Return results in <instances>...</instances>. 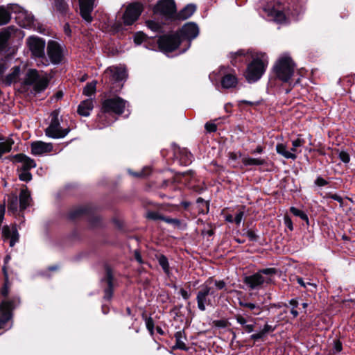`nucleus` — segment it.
<instances>
[{
  "instance_id": "nucleus-20",
  "label": "nucleus",
  "mask_w": 355,
  "mask_h": 355,
  "mask_svg": "<svg viewBox=\"0 0 355 355\" xmlns=\"http://www.w3.org/2000/svg\"><path fill=\"white\" fill-rule=\"evenodd\" d=\"M53 150L51 143H45L42 141H34L31 144V153L34 155H42Z\"/></svg>"
},
{
  "instance_id": "nucleus-41",
  "label": "nucleus",
  "mask_w": 355,
  "mask_h": 355,
  "mask_svg": "<svg viewBox=\"0 0 355 355\" xmlns=\"http://www.w3.org/2000/svg\"><path fill=\"white\" fill-rule=\"evenodd\" d=\"M304 144V140L303 139H297L295 140H293L292 141V148L291 149V152L293 153H295L296 155V153H300V150H298V148L299 147H301Z\"/></svg>"
},
{
  "instance_id": "nucleus-43",
  "label": "nucleus",
  "mask_w": 355,
  "mask_h": 355,
  "mask_svg": "<svg viewBox=\"0 0 355 355\" xmlns=\"http://www.w3.org/2000/svg\"><path fill=\"white\" fill-rule=\"evenodd\" d=\"M146 26L149 29L154 32H159L162 28L161 25L158 22L153 20L147 21Z\"/></svg>"
},
{
  "instance_id": "nucleus-4",
  "label": "nucleus",
  "mask_w": 355,
  "mask_h": 355,
  "mask_svg": "<svg viewBox=\"0 0 355 355\" xmlns=\"http://www.w3.org/2000/svg\"><path fill=\"white\" fill-rule=\"evenodd\" d=\"M20 8L17 4L8 5L7 8L0 6V26L8 24L10 20V11L19 12L17 17L19 24L21 26L24 28H30L34 23V17L31 13L26 11L21 10Z\"/></svg>"
},
{
  "instance_id": "nucleus-33",
  "label": "nucleus",
  "mask_w": 355,
  "mask_h": 355,
  "mask_svg": "<svg viewBox=\"0 0 355 355\" xmlns=\"http://www.w3.org/2000/svg\"><path fill=\"white\" fill-rule=\"evenodd\" d=\"M239 304L241 306L248 308L252 311L254 315H259L262 311L260 306L254 303L246 302L240 300Z\"/></svg>"
},
{
  "instance_id": "nucleus-16",
  "label": "nucleus",
  "mask_w": 355,
  "mask_h": 355,
  "mask_svg": "<svg viewBox=\"0 0 355 355\" xmlns=\"http://www.w3.org/2000/svg\"><path fill=\"white\" fill-rule=\"evenodd\" d=\"M142 11L141 6L139 3L130 4L123 16V24L126 26L132 25L137 20Z\"/></svg>"
},
{
  "instance_id": "nucleus-48",
  "label": "nucleus",
  "mask_w": 355,
  "mask_h": 355,
  "mask_svg": "<svg viewBox=\"0 0 355 355\" xmlns=\"http://www.w3.org/2000/svg\"><path fill=\"white\" fill-rule=\"evenodd\" d=\"M162 220L166 223L172 224L175 227H180L181 225V221L177 218H171L164 216V218H162Z\"/></svg>"
},
{
  "instance_id": "nucleus-15",
  "label": "nucleus",
  "mask_w": 355,
  "mask_h": 355,
  "mask_svg": "<svg viewBox=\"0 0 355 355\" xmlns=\"http://www.w3.org/2000/svg\"><path fill=\"white\" fill-rule=\"evenodd\" d=\"M209 295H214V292L211 291V287L205 282L200 286V289L197 293L196 295L198 308L202 311L205 310L206 305L211 304Z\"/></svg>"
},
{
  "instance_id": "nucleus-34",
  "label": "nucleus",
  "mask_w": 355,
  "mask_h": 355,
  "mask_svg": "<svg viewBox=\"0 0 355 355\" xmlns=\"http://www.w3.org/2000/svg\"><path fill=\"white\" fill-rule=\"evenodd\" d=\"M54 8L62 15H66L68 10V5L64 0H53Z\"/></svg>"
},
{
  "instance_id": "nucleus-31",
  "label": "nucleus",
  "mask_w": 355,
  "mask_h": 355,
  "mask_svg": "<svg viewBox=\"0 0 355 355\" xmlns=\"http://www.w3.org/2000/svg\"><path fill=\"white\" fill-rule=\"evenodd\" d=\"M14 141L12 138H8L0 141V158L3 154L9 153L12 149Z\"/></svg>"
},
{
  "instance_id": "nucleus-49",
  "label": "nucleus",
  "mask_w": 355,
  "mask_h": 355,
  "mask_svg": "<svg viewBox=\"0 0 355 355\" xmlns=\"http://www.w3.org/2000/svg\"><path fill=\"white\" fill-rule=\"evenodd\" d=\"M146 326L150 334H153L154 331V321L152 318L148 317L145 319Z\"/></svg>"
},
{
  "instance_id": "nucleus-40",
  "label": "nucleus",
  "mask_w": 355,
  "mask_h": 355,
  "mask_svg": "<svg viewBox=\"0 0 355 355\" xmlns=\"http://www.w3.org/2000/svg\"><path fill=\"white\" fill-rule=\"evenodd\" d=\"M205 282L209 286L214 283L216 288L219 290L223 289L226 286V284L223 280L214 279L213 277H209Z\"/></svg>"
},
{
  "instance_id": "nucleus-5",
  "label": "nucleus",
  "mask_w": 355,
  "mask_h": 355,
  "mask_svg": "<svg viewBox=\"0 0 355 355\" xmlns=\"http://www.w3.org/2000/svg\"><path fill=\"white\" fill-rule=\"evenodd\" d=\"M18 297L12 299H5L0 304V329L7 331L12 328V311L19 304Z\"/></svg>"
},
{
  "instance_id": "nucleus-61",
  "label": "nucleus",
  "mask_w": 355,
  "mask_h": 355,
  "mask_svg": "<svg viewBox=\"0 0 355 355\" xmlns=\"http://www.w3.org/2000/svg\"><path fill=\"white\" fill-rule=\"evenodd\" d=\"M263 336H264V335L261 330L259 332L251 335L250 338L254 340H257L259 339L262 338Z\"/></svg>"
},
{
  "instance_id": "nucleus-62",
  "label": "nucleus",
  "mask_w": 355,
  "mask_h": 355,
  "mask_svg": "<svg viewBox=\"0 0 355 355\" xmlns=\"http://www.w3.org/2000/svg\"><path fill=\"white\" fill-rule=\"evenodd\" d=\"M274 329L272 327V326L269 324H266L263 328L262 329L261 331L263 332V335L265 336L268 332L272 331Z\"/></svg>"
},
{
  "instance_id": "nucleus-24",
  "label": "nucleus",
  "mask_w": 355,
  "mask_h": 355,
  "mask_svg": "<svg viewBox=\"0 0 355 355\" xmlns=\"http://www.w3.org/2000/svg\"><path fill=\"white\" fill-rule=\"evenodd\" d=\"M20 72V67L15 66L11 69L10 72L3 77L1 82L8 86L12 83H15L19 80Z\"/></svg>"
},
{
  "instance_id": "nucleus-35",
  "label": "nucleus",
  "mask_w": 355,
  "mask_h": 355,
  "mask_svg": "<svg viewBox=\"0 0 355 355\" xmlns=\"http://www.w3.org/2000/svg\"><path fill=\"white\" fill-rule=\"evenodd\" d=\"M242 162L245 166H261L264 164V159L260 158H252L250 157H244L242 159Z\"/></svg>"
},
{
  "instance_id": "nucleus-59",
  "label": "nucleus",
  "mask_w": 355,
  "mask_h": 355,
  "mask_svg": "<svg viewBox=\"0 0 355 355\" xmlns=\"http://www.w3.org/2000/svg\"><path fill=\"white\" fill-rule=\"evenodd\" d=\"M334 350L335 352H339L342 350V344L338 340L334 342Z\"/></svg>"
},
{
  "instance_id": "nucleus-26",
  "label": "nucleus",
  "mask_w": 355,
  "mask_h": 355,
  "mask_svg": "<svg viewBox=\"0 0 355 355\" xmlns=\"http://www.w3.org/2000/svg\"><path fill=\"white\" fill-rule=\"evenodd\" d=\"M112 271L109 268H106V277L105 281L107 284V288L105 289L104 299L110 300L112 297L113 288H112Z\"/></svg>"
},
{
  "instance_id": "nucleus-52",
  "label": "nucleus",
  "mask_w": 355,
  "mask_h": 355,
  "mask_svg": "<svg viewBox=\"0 0 355 355\" xmlns=\"http://www.w3.org/2000/svg\"><path fill=\"white\" fill-rule=\"evenodd\" d=\"M339 158L341 161L345 164L349 163L350 161V157L349 154L345 151H341L339 153Z\"/></svg>"
},
{
  "instance_id": "nucleus-64",
  "label": "nucleus",
  "mask_w": 355,
  "mask_h": 355,
  "mask_svg": "<svg viewBox=\"0 0 355 355\" xmlns=\"http://www.w3.org/2000/svg\"><path fill=\"white\" fill-rule=\"evenodd\" d=\"M185 157L184 164H189L192 161V155L189 152H185Z\"/></svg>"
},
{
  "instance_id": "nucleus-60",
  "label": "nucleus",
  "mask_w": 355,
  "mask_h": 355,
  "mask_svg": "<svg viewBox=\"0 0 355 355\" xmlns=\"http://www.w3.org/2000/svg\"><path fill=\"white\" fill-rule=\"evenodd\" d=\"M284 223L286 225V226L290 230H293V223H292V220L291 219L288 217V216H286L284 218Z\"/></svg>"
},
{
  "instance_id": "nucleus-38",
  "label": "nucleus",
  "mask_w": 355,
  "mask_h": 355,
  "mask_svg": "<svg viewBox=\"0 0 355 355\" xmlns=\"http://www.w3.org/2000/svg\"><path fill=\"white\" fill-rule=\"evenodd\" d=\"M87 208L85 207H79L72 210L69 213V218L71 219H74L76 217L80 216V215L87 213Z\"/></svg>"
},
{
  "instance_id": "nucleus-18",
  "label": "nucleus",
  "mask_w": 355,
  "mask_h": 355,
  "mask_svg": "<svg viewBox=\"0 0 355 355\" xmlns=\"http://www.w3.org/2000/svg\"><path fill=\"white\" fill-rule=\"evenodd\" d=\"M80 12L83 19L90 23L92 21L91 15L94 7V0H79Z\"/></svg>"
},
{
  "instance_id": "nucleus-30",
  "label": "nucleus",
  "mask_w": 355,
  "mask_h": 355,
  "mask_svg": "<svg viewBox=\"0 0 355 355\" xmlns=\"http://www.w3.org/2000/svg\"><path fill=\"white\" fill-rule=\"evenodd\" d=\"M248 51L241 49L234 53H231L230 58L232 64L236 65L238 62H244V58L248 55Z\"/></svg>"
},
{
  "instance_id": "nucleus-37",
  "label": "nucleus",
  "mask_w": 355,
  "mask_h": 355,
  "mask_svg": "<svg viewBox=\"0 0 355 355\" xmlns=\"http://www.w3.org/2000/svg\"><path fill=\"white\" fill-rule=\"evenodd\" d=\"M96 82L92 81L87 83L83 89V94L85 96H90L96 92Z\"/></svg>"
},
{
  "instance_id": "nucleus-54",
  "label": "nucleus",
  "mask_w": 355,
  "mask_h": 355,
  "mask_svg": "<svg viewBox=\"0 0 355 355\" xmlns=\"http://www.w3.org/2000/svg\"><path fill=\"white\" fill-rule=\"evenodd\" d=\"M297 282L302 287L306 288L307 286H312L313 288H315V285L314 284L310 283V282H305L304 279L302 277H297Z\"/></svg>"
},
{
  "instance_id": "nucleus-50",
  "label": "nucleus",
  "mask_w": 355,
  "mask_h": 355,
  "mask_svg": "<svg viewBox=\"0 0 355 355\" xmlns=\"http://www.w3.org/2000/svg\"><path fill=\"white\" fill-rule=\"evenodd\" d=\"M277 270L275 268H264L259 270L258 272L261 273V275H267V276H271L272 275H275L276 273Z\"/></svg>"
},
{
  "instance_id": "nucleus-39",
  "label": "nucleus",
  "mask_w": 355,
  "mask_h": 355,
  "mask_svg": "<svg viewBox=\"0 0 355 355\" xmlns=\"http://www.w3.org/2000/svg\"><path fill=\"white\" fill-rule=\"evenodd\" d=\"M290 211L293 215L300 217L302 220L306 221V223L309 224L308 216L303 211L300 210L294 207H291Z\"/></svg>"
},
{
  "instance_id": "nucleus-9",
  "label": "nucleus",
  "mask_w": 355,
  "mask_h": 355,
  "mask_svg": "<svg viewBox=\"0 0 355 355\" xmlns=\"http://www.w3.org/2000/svg\"><path fill=\"white\" fill-rule=\"evenodd\" d=\"M274 71L279 80L288 82L294 73V64L291 58L286 55L279 57L274 66Z\"/></svg>"
},
{
  "instance_id": "nucleus-11",
  "label": "nucleus",
  "mask_w": 355,
  "mask_h": 355,
  "mask_svg": "<svg viewBox=\"0 0 355 355\" xmlns=\"http://www.w3.org/2000/svg\"><path fill=\"white\" fill-rule=\"evenodd\" d=\"M69 132L70 128L69 127L62 128L60 125L58 112H53L51 114L50 124L45 130L46 135L53 139H60L66 137Z\"/></svg>"
},
{
  "instance_id": "nucleus-12",
  "label": "nucleus",
  "mask_w": 355,
  "mask_h": 355,
  "mask_svg": "<svg viewBox=\"0 0 355 355\" xmlns=\"http://www.w3.org/2000/svg\"><path fill=\"white\" fill-rule=\"evenodd\" d=\"M49 62L53 64H60L64 57V46L55 40H50L47 44Z\"/></svg>"
},
{
  "instance_id": "nucleus-14",
  "label": "nucleus",
  "mask_w": 355,
  "mask_h": 355,
  "mask_svg": "<svg viewBox=\"0 0 355 355\" xmlns=\"http://www.w3.org/2000/svg\"><path fill=\"white\" fill-rule=\"evenodd\" d=\"M127 78V72L123 67H110L104 72L103 79L106 82L119 83Z\"/></svg>"
},
{
  "instance_id": "nucleus-13",
  "label": "nucleus",
  "mask_w": 355,
  "mask_h": 355,
  "mask_svg": "<svg viewBox=\"0 0 355 355\" xmlns=\"http://www.w3.org/2000/svg\"><path fill=\"white\" fill-rule=\"evenodd\" d=\"M153 11L166 18H173L176 12L175 1L173 0H159L154 7Z\"/></svg>"
},
{
  "instance_id": "nucleus-47",
  "label": "nucleus",
  "mask_w": 355,
  "mask_h": 355,
  "mask_svg": "<svg viewBox=\"0 0 355 355\" xmlns=\"http://www.w3.org/2000/svg\"><path fill=\"white\" fill-rule=\"evenodd\" d=\"M146 217L148 219H151V220H162V218H164V216L161 215L157 211H148L146 214Z\"/></svg>"
},
{
  "instance_id": "nucleus-53",
  "label": "nucleus",
  "mask_w": 355,
  "mask_h": 355,
  "mask_svg": "<svg viewBox=\"0 0 355 355\" xmlns=\"http://www.w3.org/2000/svg\"><path fill=\"white\" fill-rule=\"evenodd\" d=\"M147 170H148V168H144L141 171L137 173H132L130 171H129V173L134 177L141 178L148 175V173L146 172Z\"/></svg>"
},
{
  "instance_id": "nucleus-27",
  "label": "nucleus",
  "mask_w": 355,
  "mask_h": 355,
  "mask_svg": "<svg viewBox=\"0 0 355 355\" xmlns=\"http://www.w3.org/2000/svg\"><path fill=\"white\" fill-rule=\"evenodd\" d=\"M19 198L21 210L26 209L31 205V193L27 189H22L21 191Z\"/></svg>"
},
{
  "instance_id": "nucleus-25",
  "label": "nucleus",
  "mask_w": 355,
  "mask_h": 355,
  "mask_svg": "<svg viewBox=\"0 0 355 355\" xmlns=\"http://www.w3.org/2000/svg\"><path fill=\"white\" fill-rule=\"evenodd\" d=\"M93 107L94 105L92 99L85 100L78 105V113L81 116H88Z\"/></svg>"
},
{
  "instance_id": "nucleus-56",
  "label": "nucleus",
  "mask_w": 355,
  "mask_h": 355,
  "mask_svg": "<svg viewBox=\"0 0 355 355\" xmlns=\"http://www.w3.org/2000/svg\"><path fill=\"white\" fill-rule=\"evenodd\" d=\"M328 184V182L322 177H318L315 180V184L318 187H324Z\"/></svg>"
},
{
  "instance_id": "nucleus-17",
  "label": "nucleus",
  "mask_w": 355,
  "mask_h": 355,
  "mask_svg": "<svg viewBox=\"0 0 355 355\" xmlns=\"http://www.w3.org/2000/svg\"><path fill=\"white\" fill-rule=\"evenodd\" d=\"M272 282L270 277H265L261 275L260 272H257L250 276L245 277L244 282L251 288L256 289L263 285L268 284Z\"/></svg>"
},
{
  "instance_id": "nucleus-58",
  "label": "nucleus",
  "mask_w": 355,
  "mask_h": 355,
  "mask_svg": "<svg viewBox=\"0 0 355 355\" xmlns=\"http://www.w3.org/2000/svg\"><path fill=\"white\" fill-rule=\"evenodd\" d=\"M206 130L209 132H213L216 131V125L213 123H207L205 124Z\"/></svg>"
},
{
  "instance_id": "nucleus-7",
  "label": "nucleus",
  "mask_w": 355,
  "mask_h": 355,
  "mask_svg": "<svg viewBox=\"0 0 355 355\" xmlns=\"http://www.w3.org/2000/svg\"><path fill=\"white\" fill-rule=\"evenodd\" d=\"M21 84L27 86L32 85L35 92L40 93L47 87L49 78L46 73L35 69H29L26 72Z\"/></svg>"
},
{
  "instance_id": "nucleus-44",
  "label": "nucleus",
  "mask_w": 355,
  "mask_h": 355,
  "mask_svg": "<svg viewBox=\"0 0 355 355\" xmlns=\"http://www.w3.org/2000/svg\"><path fill=\"white\" fill-rule=\"evenodd\" d=\"M19 171V178L21 181L28 182L31 180L32 175L29 171L26 170H18Z\"/></svg>"
},
{
  "instance_id": "nucleus-42",
  "label": "nucleus",
  "mask_w": 355,
  "mask_h": 355,
  "mask_svg": "<svg viewBox=\"0 0 355 355\" xmlns=\"http://www.w3.org/2000/svg\"><path fill=\"white\" fill-rule=\"evenodd\" d=\"M10 67V64L6 60L0 61V82L3 80V77L6 76L5 73L7 69Z\"/></svg>"
},
{
  "instance_id": "nucleus-57",
  "label": "nucleus",
  "mask_w": 355,
  "mask_h": 355,
  "mask_svg": "<svg viewBox=\"0 0 355 355\" xmlns=\"http://www.w3.org/2000/svg\"><path fill=\"white\" fill-rule=\"evenodd\" d=\"M246 235L251 241H255L257 239V235L252 230H248L246 232Z\"/></svg>"
},
{
  "instance_id": "nucleus-6",
  "label": "nucleus",
  "mask_w": 355,
  "mask_h": 355,
  "mask_svg": "<svg viewBox=\"0 0 355 355\" xmlns=\"http://www.w3.org/2000/svg\"><path fill=\"white\" fill-rule=\"evenodd\" d=\"M21 84L27 86L32 85L35 92L40 93L47 87L49 78L46 73L35 69H29L26 72Z\"/></svg>"
},
{
  "instance_id": "nucleus-55",
  "label": "nucleus",
  "mask_w": 355,
  "mask_h": 355,
  "mask_svg": "<svg viewBox=\"0 0 355 355\" xmlns=\"http://www.w3.org/2000/svg\"><path fill=\"white\" fill-rule=\"evenodd\" d=\"M243 215L244 213L242 211H240L238 213H236L235 217L234 218V222L237 225H240L243 220Z\"/></svg>"
},
{
  "instance_id": "nucleus-51",
  "label": "nucleus",
  "mask_w": 355,
  "mask_h": 355,
  "mask_svg": "<svg viewBox=\"0 0 355 355\" xmlns=\"http://www.w3.org/2000/svg\"><path fill=\"white\" fill-rule=\"evenodd\" d=\"M146 38V35L143 33H138L134 37V41L137 44H140Z\"/></svg>"
},
{
  "instance_id": "nucleus-8",
  "label": "nucleus",
  "mask_w": 355,
  "mask_h": 355,
  "mask_svg": "<svg viewBox=\"0 0 355 355\" xmlns=\"http://www.w3.org/2000/svg\"><path fill=\"white\" fill-rule=\"evenodd\" d=\"M26 44L38 66H48L49 64V60L45 55L46 43L44 40L38 37L31 36L27 38Z\"/></svg>"
},
{
  "instance_id": "nucleus-1",
  "label": "nucleus",
  "mask_w": 355,
  "mask_h": 355,
  "mask_svg": "<svg viewBox=\"0 0 355 355\" xmlns=\"http://www.w3.org/2000/svg\"><path fill=\"white\" fill-rule=\"evenodd\" d=\"M199 34V28L195 23H187L184 25L180 31V35H163L158 40V46L161 51L164 52H171L174 51L181 42L182 40L189 41L188 47L190 46L191 41L198 37Z\"/></svg>"
},
{
  "instance_id": "nucleus-32",
  "label": "nucleus",
  "mask_w": 355,
  "mask_h": 355,
  "mask_svg": "<svg viewBox=\"0 0 355 355\" xmlns=\"http://www.w3.org/2000/svg\"><path fill=\"white\" fill-rule=\"evenodd\" d=\"M175 338L176 343L175 345L173 347V349H180L184 351L188 349L184 342L183 332L182 331H178L175 334Z\"/></svg>"
},
{
  "instance_id": "nucleus-21",
  "label": "nucleus",
  "mask_w": 355,
  "mask_h": 355,
  "mask_svg": "<svg viewBox=\"0 0 355 355\" xmlns=\"http://www.w3.org/2000/svg\"><path fill=\"white\" fill-rule=\"evenodd\" d=\"M17 31L12 26L0 31V51H2L7 46L8 40L16 35Z\"/></svg>"
},
{
  "instance_id": "nucleus-45",
  "label": "nucleus",
  "mask_w": 355,
  "mask_h": 355,
  "mask_svg": "<svg viewBox=\"0 0 355 355\" xmlns=\"http://www.w3.org/2000/svg\"><path fill=\"white\" fill-rule=\"evenodd\" d=\"M8 207L10 209L17 211L18 207V199L17 196L14 195L9 198L8 200Z\"/></svg>"
},
{
  "instance_id": "nucleus-19",
  "label": "nucleus",
  "mask_w": 355,
  "mask_h": 355,
  "mask_svg": "<svg viewBox=\"0 0 355 355\" xmlns=\"http://www.w3.org/2000/svg\"><path fill=\"white\" fill-rule=\"evenodd\" d=\"M226 68L220 67L219 73L223 76L221 85L223 88L229 89L235 87L238 83V79L234 73H226Z\"/></svg>"
},
{
  "instance_id": "nucleus-10",
  "label": "nucleus",
  "mask_w": 355,
  "mask_h": 355,
  "mask_svg": "<svg viewBox=\"0 0 355 355\" xmlns=\"http://www.w3.org/2000/svg\"><path fill=\"white\" fill-rule=\"evenodd\" d=\"M283 10L284 7L280 3L270 1L267 3L266 5H263L260 14L263 17H268V20L281 24L286 20Z\"/></svg>"
},
{
  "instance_id": "nucleus-28",
  "label": "nucleus",
  "mask_w": 355,
  "mask_h": 355,
  "mask_svg": "<svg viewBox=\"0 0 355 355\" xmlns=\"http://www.w3.org/2000/svg\"><path fill=\"white\" fill-rule=\"evenodd\" d=\"M196 6L194 4H188L178 15V19L184 20L190 17L196 11Z\"/></svg>"
},
{
  "instance_id": "nucleus-22",
  "label": "nucleus",
  "mask_w": 355,
  "mask_h": 355,
  "mask_svg": "<svg viewBox=\"0 0 355 355\" xmlns=\"http://www.w3.org/2000/svg\"><path fill=\"white\" fill-rule=\"evenodd\" d=\"M2 234L4 239L10 240V246L13 247L19 240V234L15 226L6 225L3 227Z\"/></svg>"
},
{
  "instance_id": "nucleus-29",
  "label": "nucleus",
  "mask_w": 355,
  "mask_h": 355,
  "mask_svg": "<svg viewBox=\"0 0 355 355\" xmlns=\"http://www.w3.org/2000/svg\"><path fill=\"white\" fill-rule=\"evenodd\" d=\"M276 151L278 154L281 155L286 159L295 160L297 158V155L295 153L287 150L286 146L284 144H277L276 146Z\"/></svg>"
},
{
  "instance_id": "nucleus-23",
  "label": "nucleus",
  "mask_w": 355,
  "mask_h": 355,
  "mask_svg": "<svg viewBox=\"0 0 355 355\" xmlns=\"http://www.w3.org/2000/svg\"><path fill=\"white\" fill-rule=\"evenodd\" d=\"M15 159L17 162L21 164L20 166L18 168V170L29 171L30 169L36 166L35 161L24 154L16 155L15 156Z\"/></svg>"
},
{
  "instance_id": "nucleus-36",
  "label": "nucleus",
  "mask_w": 355,
  "mask_h": 355,
  "mask_svg": "<svg viewBox=\"0 0 355 355\" xmlns=\"http://www.w3.org/2000/svg\"><path fill=\"white\" fill-rule=\"evenodd\" d=\"M159 264L166 274H169V263L166 256L160 254L157 257Z\"/></svg>"
},
{
  "instance_id": "nucleus-63",
  "label": "nucleus",
  "mask_w": 355,
  "mask_h": 355,
  "mask_svg": "<svg viewBox=\"0 0 355 355\" xmlns=\"http://www.w3.org/2000/svg\"><path fill=\"white\" fill-rule=\"evenodd\" d=\"M180 294L181 295L182 298L184 300H188L190 297V294L186 290H184L183 288H181L180 290Z\"/></svg>"
},
{
  "instance_id": "nucleus-2",
  "label": "nucleus",
  "mask_w": 355,
  "mask_h": 355,
  "mask_svg": "<svg viewBox=\"0 0 355 355\" xmlns=\"http://www.w3.org/2000/svg\"><path fill=\"white\" fill-rule=\"evenodd\" d=\"M127 105V101L118 96L105 100L103 103V112L98 116L99 122L102 124L99 128L112 124L116 119L112 114H122Z\"/></svg>"
},
{
  "instance_id": "nucleus-46",
  "label": "nucleus",
  "mask_w": 355,
  "mask_h": 355,
  "mask_svg": "<svg viewBox=\"0 0 355 355\" xmlns=\"http://www.w3.org/2000/svg\"><path fill=\"white\" fill-rule=\"evenodd\" d=\"M241 157V154L240 153L230 152L229 153V162L234 167H236V164L234 162Z\"/></svg>"
},
{
  "instance_id": "nucleus-3",
  "label": "nucleus",
  "mask_w": 355,
  "mask_h": 355,
  "mask_svg": "<svg viewBox=\"0 0 355 355\" xmlns=\"http://www.w3.org/2000/svg\"><path fill=\"white\" fill-rule=\"evenodd\" d=\"M252 58L245 73V78L250 83H255L261 78L268 64V58L265 53H257L252 55Z\"/></svg>"
}]
</instances>
